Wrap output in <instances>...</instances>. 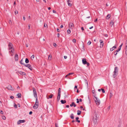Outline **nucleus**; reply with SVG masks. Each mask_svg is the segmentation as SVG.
Instances as JSON below:
<instances>
[{
  "instance_id": "59",
  "label": "nucleus",
  "mask_w": 127,
  "mask_h": 127,
  "mask_svg": "<svg viewBox=\"0 0 127 127\" xmlns=\"http://www.w3.org/2000/svg\"><path fill=\"white\" fill-rule=\"evenodd\" d=\"M97 21V19H96L95 21L94 22H96Z\"/></svg>"
},
{
  "instance_id": "8",
  "label": "nucleus",
  "mask_w": 127,
  "mask_h": 127,
  "mask_svg": "<svg viewBox=\"0 0 127 127\" xmlns=\"http://www.w3.org/2000/svg\"><path fill=\"white\" fill-rule=\"evenodd\" d=\"M93 120L94 123L95 124H96L97 122V117L95 115V117H93Z\"/></svg>"
},
{
  "instance_id": "46",
  "label": "nucleus",
  "mask_w": 127,
  "mask_h": 127,
  "mask_svg": "<svg viewBox=\"0 0 127 127\" xmlns=\"http://www.w3.org/2000/svg\"><path fill=\"white\" fill-rule=\"evenodd\" d=\"M121 49H120V48H119L116 51V52L117 53V52H118Z\"/></svg>"
},
{
  "instance_id": "31",
  "label": "nucleus",
  "mask_w": 127,
  "mask_h": 127,
  "mask_svg": "<svg viewBox=\"0 0 127 127\" xmlns=\"http://www.w3.org/2000/svg\"><path fill=\"white\" fill-rule=\"evenodd\" d=\"M23 60L22 59L21 61H20V63L24 65V63H23Z\"/></svg>"
},
{
  "instance_id": "51",
  "label": "nucleus",
  "mask_w": 127,
  "mask_h": 127,
  "mask_svg": "<svg viewBox=\"0 0 127 127\" xmlns=\"http://www.w3.org/2000/svg\"><path fill=\"white\" fill-rule=\"evenodd\" d=\"M53 46H55V47L56 46V44L55 43H53Z\"/></svg>"
},
{
  "instance_id": "24",
  "label": "nucleus",
  "mask_w": 127,
  "mask_h": 127,
  "mask_svg": "<svg viewBox=\"0 0 127 127\" xmlns=\"http://www.w3.org/2000/svg\"><path fill=\"white\" fill-rule=\"evenodd\" d=\"M52 58V56L51 54H49L48 55V60H50Z\"/></svg>"
},
{
  "instance_id": "12",
  "label": "nucleus",
  "mask_w": 127,
  "mask_h": 127,
  "mask_svg": "<svg viewBox=\"0 0 127 127\" xmlns=\"http://www.w3.org/2000/svg\"><path fill=\"white\" fill-rule=\"evenodd\" d=\"M74 27L73 24L72 23H70L69 25V28L72 29V27Z\"/></svg>"
},
{
  "instance_id": "47",
  "label": "nucleus",
  "mask_w": 127,
  "mask_h": 127,
  "mask_svg": "<svg viewBox=\"0 0 127 127\" xmlns=\"http://www.w3.org/2000/svg\"><path fill=\"white\" fill-rule=\"evenodd\" d=\"M58 96H61V93L58 92Z\"/></svg>"
},
{
  "instance_id": "54",
  "label": "nucleus",
  "mask_w": 127,
  "mask_h": 127,
  "mask_svg": "<svg viewBox=\"0 0 127 127\" xmlns=\"http://www.w3.org/2000/svg\"><path fill=\"white\" fill-rule=\"evenodd\" d=\"M10 98L11 99H13L14 98V97L12 96H10Z\"/></svg>"
},
{
  "instance_id": "18",
  "label": "nucleus",
  "mask_w": 127,
  "mask_h": 127,
  "mask_svg": "<svg viewBox=\"0 0 127 127\" xmlns=\"http://www.w3.org/2000/svg\"><path fill=\"white\" fill-rule=\"evenodd\" d=\"M113 77L114 78H115L117 76L118 73H115L114 72H113Z\"/></svg>"
},
{
  "instance_id": "56",
  "label": "nucleus",
  "mask_w": 127,
  "mask_h": 127,
  "mask_svg": "<svg viewBox=\"0 0 127 127\" xmlns=\"http://www.w3.org/2000/svg\"><path fill=\"white\" fill-rule=\"evenodd\" d=\"M53 12L54 13H56V11L54 10H53Z\"/></svg>"
},
{
  "instance_id": "25",
  "label": "nucleus",
  "mask_w": 127,
  "mask_h": 127,
  "mask_svg": "<svg viewBox=\"0 0 127 127\" xmlns=\"http://www.w3.org/2000/svg\"><path fill=\"white\" fill-rule=\"evenodd\" d=\"M70 117L71 119H73L74 118V116L73 114H71Z\"/></svg>"
},
{
  "instance_id": "9",
  "label": "nucleus",
  "mask_w": 127,
  "mask_h": 127,
  "mask_svg": "<svg viewBox=\"0 0 127 127\" xmlns=\"http://www.w3.org/2000/svg\"><path fill=\"white\" fill-rule=\"evenodd\" d=\"M100 47L101 48H102L103 47L104 45L103 41L102 40H100Z\"/></svg>"
},
{
  "instance_id": "21",
  "label": "nucleus",
  "mask_w": 127,
  "mask_h": 127,
  "mask_svg": "<svg viewBox=\"0 0 127 127\" xmlns=\"http://www.w3.org/2000/svg\"><path fill=\"white\" fill-rule=\"evenodd\" d=\"M61 102L62 104H64L66 102V101L65 100H61Z\"/></svg>"
},
{
  "instance_id": "36",
  "label": "nucleus",
  "mask_w": 127,
  "mask_h": 127,
  "mask_svg": "<svg viewBox=\"0 0 127 127\" xmlns=\"http://www.w3.org/2000/svg\"><path fill=\"white\" fill-rule=\"evenodd\" d=\"M123 43H122V44L119 46V48L121 49V47L123 45Z\"/></svg>"
},
{
  "instance_id": "32",
  "label": "nucleus",
  "mask_w": 127,
  "mask_h": 127,
  "mask_svg": "<svg viewBox=\"0 0 127 127\" xmlns=\"http://www.w3.org/2000/svg\"><path fill=\"white\" fill-rule=\"evenodd\" d=\"M60 96H58V97H57V101H59L60 99Z\"/></svg>"
},
{
  "instance_id": "33",
  "label": "nucleus",
  "mask_w": 127,
  "mask_h": 127,
  "mask_svg": "<svg viewBox=\"0 0 127 127\" xmlns=\"http://www.w3.org/2000/svg\"><path fill=\"white\" fill-rule=\"evenodd\" d=\"M9 24L10 25H12V22L10 20H9Z\"/></svg>"
},
{
  "instance_id": "63",
  "label": "nucleus",
  "mask_w": 127,
  "mask_h": 127,
  "mask_svg": "<svg viewBox=\"0 0 127 127\" xmlns=\"http://www.w3.org/2000/svg\"><path fill=\"white\" fill-rule=\"evenodd\" d=\"M57 36H58V37H59V36H60V34L59 33H58L57 34Z\"/></svg>"
},
{
  "instance_id": "6",
  "label": "nucleus",
  "mask_w": 127,
  "mask_h": 127,
  "mask_svg": "<svg viewBox=\"0 0 127 127\" xmlns=\"http://www.w3.org/2000/svg\"><path fill=\"white\" fill-rule=\"evenodd\" d=\"M24 65L26 67H28L31 70H32V67L31 65L28 64H24Z\"/></svg>"
},
{
  "instance_id": "48",
  "label": "nucleus",
  "mask_w": 127,
  "mask_h": 127,
  "mask_svg": "<svg viewBox=\"0 0 127 127\" xmlns=\"http://www.w3.org/2000/svg\"><path fill=\"white\" fill-rule=\"evenodd\" d=\"M0 113L1 114H3V112L2 110H1L0 111Z\"/></svg>"
},
{
  "instance_id": "42",
  "label": "nucleus",
  "mask_w": 127,
  "mask_h": 127,
  "mask_svg": "<svg viewBox=\"0 0 127 127\" xmlns=\"http://www.w3.org/2000/svg\"><path fill=\"white\" fill-rule=\"evenodd\" d=\"M74 74L73 73H69L68 74V75H71L73 74Z\"/></svg>"
},
{
  "instance_id": "61",
  "label": "nucleus",
  "mask_w": 127,
  "mask_h": 127,
  "mask_svg": "<svg viewBox=\"0 0 127 127\" xmlns=\"http://www.w3.org/2000/svg\"><path fill=\"white\" fill-rule=\"evenodd\" d=\"M76 88V89L77 88V86H75V87H74V89L75 90V89Z\"/></svg>"
},
{
  "instance_id": "16",
  "label": "nucleus",
  "mask_w": 127,
  "mask_h": 127,
  "mask_svg": "<svg viewBox=\"0 0 127 127\" xmlns=\"http://www.w3.org/2000/svg\"><path fill=\"white\" fill-rule=\"evenodd\" d=\"M70 106L71 107H72L73 106L74 107H75L76 106V105L74 102H72L71 104L70 105Z\"/></svg>"
},
{
  "instance_id": "60",
  "label": "nucleus",
  "mask_w": 127,
  "mask_h": 127,
  "mask_svg": "<svg viewBox=\"0 0 127 127\" xmlns=\"http://www.w3.org/2000/svg\"><path fill=\"white\" fill-rule=\"evenodd\" d=\"M57 32H60L58 28L57 29Z\"/></svg>"
},
{
  "instance_id": "53",
  "label": "nucleus",
  "mask_w": 127,
  "mask_h": 127,
  "mask_svg": "<svg viewBox=\"0 0 127 127\" xmlns=\"http://www.w3.org/2000/svg\"><path fill=\"white\" fill-rule=\"evenodd\" d=\"M111 108V106H109L107 108V109L108 110H109Z\"/></svg>"
},
{
  "instance_id": "41",
  "label": "nucleus",
  "mask_w": 127,
  "mask_h": 127,
  "mask_svg": "<svg viewBox=\"0 0 127 127\" xmlns=\"http://www.w3.org/2000/svg\"><path fill=\"white\" fill-rule=\"evenodd\" d=\"M30 25L29 24L28 25V29L29 30H30Z\"/></svg>"
},
{
  "instance_id": "4",
  "label": "nucleus",
  "mask_w": 127,
  "mask_h": 127,
  "mask_svg": "<svg viewBox=\"0 0 127 127\" xmlns=\"http://www.w3.org/2000/svg\"><path fill=\"white\" fill-rule=\"evenodd\" d=\"M112 18L113 20H112V23L113 24H112V25H113L114 23L115 22L116 20V19L118 18V17H116L113 15V16Z\"/></svg>"
},
{
  "instance_id": "34",
  "label": "nucleus",
  "mask_w": 127,
  "mask_h": 127,
  "mask_svg": "<svg viewBox=\"0 0 127 127\" xmlns=\"http://www.w3.org/2000/svg\"><path fill=\"white\" fill-rule=\"evenodd\" d=\"M73 42L74 43H75L76 41V40L75 39H73L72 40Z\"/></svg>"
},
{
  "instance_id": "40",
  "label": "nucleus",
  "mask_w": 127,
  "mask_h": 127,
  "mask_svg": "<svg viewBox=\"0 0 127 127\" xmlns=\"http://www.w3.org/2000/svg\"><path fill=\"white\" fill-rule=\"evenodd\" d=\"M122 124L121 123H120L118 126V127H121Z\"/></svg>"
},
{
  "instance_id": "30",
  "label": "nucleus",
  "mask_w": 127,
  "mask_h": 127,
  "mask_svg": "<svg viewBox=\"0 0 127 127\" xmlns=\"http://www.w3.org/2000/svg\"><path fill=\"white\" fill-rule=\"evenodd\" d=\"M67 32L68 34H70L71 32L70 30L69 29H68L67 31Z\"/></svg>"
},
{
  "instance_id": "29",
  "label": "nucleus",
  "mask_w": 127,
  "mask_h": 127,
  "mask_svg": "<svg viewBox=\"0 0 127 127\" xmlns=\"http://www.w3.org/2000/svg\"><path fill=\"white\" fill-rule=\"evenodd\" d=\"M25 62L26 63H28L29 62V60L28 58H26L25 59Z\"/></svg>"
},
{
  "instance_id": "11",
  "label": "nucleus",
  "mask_w": 127,
  "mask_h": 127,
  "mask_svg": "<svg viewBox=\"0 0 127 127\" xmlns=\"http://www.w3.org/2000/svg\"><path fill=\"white\" fill-rule=\"evenodd\" d=\"M71 1H72L69 0H67V1L68 5L70 7H71L72 5V4L71 3Z\"/></svg>"
},
{
  "instance_id": "28",
  "label": "nucleus",
  "mask_w": 127,
  "mask_h": 127,
  "mask_svg": "<svg viewBox=\"0 0 127 127\" xmlns=\"http://www.w3.org/2000/svg\"><path fill=\"white\" fill-rule=\"evenodd\" d=\"M17 95L19 98H21V95L20 93H18Z\"/></svg>"
},
{
  "instance_id": "37",
  "label": "nucleus",
  "mask_w": 127,
  "mask_h": 127,
  "mask_svg": "<svg viewBox=\"0 0 127 127\" xmlns=\"http://www.w3.org/2000/svg\"><path fill=\"white\" fill-rule=\"evenodd\" d=\"M2 119H3V120H5L6 119V117H5L4 116H2Z\"/></svg>"
},
{
  "instance_id": "15",
  "label": "nucleus",
  "mask_w": 127,
  "mask_h": 127,
  "mask_svg": "<svg viewBox=\"0 0 127 127\" xmlns=\"http://www.w3.org/2000/svg\"><path fill=\"white\" fill-rule=\"evenodd\" d=\"M118 69L117 67H115V68L114 70V72L115 73H117L118 72Z\"/></svg>"
},
{
  "instance_id": "20",
  "label": "nucleus",
  "mask_w": 127,
  "mask_h": 127,
  "mask_svg": "<svg viewBox=\"0 0 127 127\" xmlns=\"http://www.w3.org/2000/svg\"><path fill=\"white\" fill-rule=\"evenodd\" d=\"M111 17V15L110 14H108L106 17V18L107 19H109Z\"/></svg>"
},
{
  "instance_id": "38",
  "label": "nucleus",
  "mask_w": 127,
  "mask_h": 127,
  "mask_svg": "<svg viewBox=\"0 0 127 127\" xmlns=\"http://www.w3.org/2000/svg\"><path fill=\"white\" fill-rule=\"evenodd\" d=\"M34 55H32V56H31V59H34Z\"/></svg>"
},
{
  "instance_id": "10",
  "label": "nucleus",
  "mask_w": 127,
  "mask_h": 127,
  "mask_svg": "<svg viewBox=\"0 0 127 127\" xmlns=\"http://www.w3.org/2000/svg\"><path fill=\"white\" fill-rule=\"evenodd\" d=\"M38 103L37 102H35V103L33 106V108L34 109H36L38 107Z\"/></svg>"
},
{
  "instance_id": "1",
  "label": "nucleus",
  "mask_w": 127,
  "mask_h": 127,
  "mask_svg": "<svg viewBox=\"0 0 127 127\" xmlns=\"http://www.w3.org/2000/svg\"><path fill=\"white\" fill-rule=\"evenodd\" d=\"M8 49L9 50V53L11 56H12L14 54V49L12 43L9 42L8 43Z\"/></svg>"
},
{
  "instance_id": "45",
  "label": "nucleus",
  "mask_w": 127,
  "mask_h": 127,
  "mask_svg": "<svg viewBox=\"0 0 127 127\" xmlns=\"http://www.w3.org/2000/svg\"><path fill=\"white\" fill-rule=\"evenodd\" d=\"M35 98H36L35 102H37V103H38V101L37 100V97H35Z\"/></svg>"
},
{
  "instance_id": "49",
  "label": "nucleus",
  "mask_w": 127,
  "mask_h": 127,
  "mask_svg": "<svg viewBox=\"0 0 127 127\" xmlns=\"http://www.w3.org/2000/svg\"><path fill=\"white\" fill-rule=\"evenodd\" d=\"M117 52L116 51H115L114 52V54L115 55H116L117 54Z\"/></svg>"
},
{
  "instance_id": "5",
  "label": "nucleus",
  "mask_w": 127,
  "mask_h": 127,
  "mask_svg": "<svg viewBox=\"0 0 127 127\" xmlns=\"http://www.w3.org/2000/svg\"><path fill=\"white\" fill-rule=\"evenodd\" d=\"M32 90L34 96L35 97H37V96L36 91L34 88H32Z\"/></svg>"
},
{
  "instance_id": "23",
  "label": "nucleus",
  "mask_w": 127,
  "mask_h": 127,
  "mask_svg": "<svg viewBox=\"0 0 127 127\" xmlns=\"http://www.w3.org/2000/svg\"><path fill=\"white\" fill-rule=\"evenodd\" d=\"M76 119V122H77L78 123H80V121L79 120H78V119H79V118L78 117H76L75 118Z\"/></svg>"
},
{
  "instance_id": "64",
  "label": "nucleus",
  "mask_w": 127,
  "mask_h": 127,
  "mask_svg": "<svg viewBox=\"0 0 127 127\" xmlns=\"http://www.w3.org/2000/svg\"><path fill=\"white\" fill-rule=\"evenodd\" d=\"M55 126L56 127H58V126H57V124L56 123L55 124Z\"/></svg>"
},
{
  "instance_id": "14",
  "label": "nucleus",
  "mask_w": 127,
  "mask_h": 127,
  "mask_svg": "<svg viewBox=\"0 0 127 127\" xmlns=\"http://www.w3.org/2000/svg\"><path fill=\"white\" fill-rule=\"evenodd\" d=\"M25 120H19L17 122V124H19L21 123H23L25 122Z\"/></svg>"
},
{
  "instance_id": "44",
  "label": "nucleus",
  "mask_w": 127,
  "mask_h": 127,
  "mask_svg": "<svg viewBox=\"0 0 127 127\" xmlns=\"http://www.w3.org/2000/svg\"><path fill=\"white\" fill-rule=\"evenodd\" d=\"M18 13V11H15V14H17Z\"/></svg>"
},
{
  "instance_id": "39",
  "label": "nucleus",
  "mask_w": 127,
  "mask_h": 127,
  "mask_svg": "<svg viewBox=\"0 0 127 127\" xmlns=\"http://www.w3.org/2000/svg\"><path fill=\"white\" fill-rule=\"evenodd\" d=\"M91 43V42L90 41H89L87 43V44L88 45H90Z\"/></svg>"
},
{
  "instance_id": "43",
  "label": "nucleus",
  "mask_w": 127,
  "mask_h": 127,
  "mask_svg": "<svg viewBox=\"0 0 127 127\" xmlns=\"http://www.w3.org/2000/svg\"><path fill=\"white\" fill-rule=\"evenodd\" d=\"M61 89L60 88L59 89V90L58 91V92L61 93Z\"/></svg>"
},
{
  "instance_id": "35",
  "label": "nucleus",
  "mask_w": 127,
  "mask_h": 127,
  "mask_svg": "<svg viewBox=\"0 0 127 127\" xmlns=\"http://www.w3.org/2000/svg\"><path fill=\"white\" fill-rule=\"evenodd\" d=\"M101 90H102V92L103 93H105V91L104 89H101Z\"/></svg>"
},
{
  "instance_id": "19",
  "label": "nucleus",
  "mask_w": 127,
  "mask_h": 127,
  "mask_svg": "<svg viewBox=\"0 0 127 127\" xmlns=\"http://www.w3.org/2000/svg\"><path fill=\"white\" fill-rule=\"evenodd\" d=\"M53 96V95L52 94H51L49 96V97H47V99H48L49 98H52Z\"/></svg>"
},
{
  "instance_id": "58",
  "label": "nucleus",
  "mask_w": 127,
  "mask_h": 127,
  "mask_svg": "<svg viewBox=\"0 0 127 127\" xmlns=\"http://www.w3.org/2000/svg\"><path fill=\"white\" fill-rule=\"evenodd\" d=\"M64 58L65 59H66L67 58V56H64Z\"/></svg>"
},
{
  "instance_id": "62",
  "label": "nucleus",
  "mask_w": 127,
  "mask_h": 127,
  "mask_svg": "<svg viewBox=\"0 0 127 127\" xmlns=\"http://www.w3.org/2000/svg\"><path fill=\"white\" fill-rule=\"evenodd\" d=\"M66 107L69 108V105H67L66 106Z\"/></svg>"
},
{
  "instance_id": "3",
  "label": "nucleus",
  "mask_w": 127,
  "mask_h": 127,
  "mask_svg": "<svg viewBox=\"0 0 127 127\" xmlns=\"http://www.w3.org/2000/svg\"><path fill=\"white\" fill-rule=\"evenodd\" d=\"M82 62L83 64H87L88 66H89L90 65L89 63L87 62L85 59H83L82 60Z\"/></svg>"
},
{
  "instance_id": "17",
  "label": "nucleus",
  "mask_w": 127,
  "mask_h": 127,
  "mask_svg": "<svg viewBox=\"0 0 127 127\" xmlns=\"http://www.w3.org/2000/svg\"><path fill=\"white\" fill-rule=\"evenodd\" d=\"M15 58L16 61H17L18 60V55L16 54L15 55Z\"/></svg>"
},
{
  "instance_id": "22",
  "label": "nucleus",
  "mask_w": 127,
  "mask_h": 127,
  "mask_svg": "<svg viewBox=\"0 0 127 127\" xmlns=\"http://www.w3.org/2000/svg\"><path fill=\"white\" fill-rule=\"evenodd\" d=\"M19 73L21 74L25 75L26 73L24 72H22L21 71H19Z\"/></svg>"
},
{
  "instance_id": "13",
  "label": "nucleus",
  "mask_w": 127,
  "mask_h": 127,
  "mask_svg": "<svg viewBox=\"0 0 127 127\" xmlns=\"http://www.w3.org/2000/svg\"><path fill=\"white\" fill-rule=\"evenodd\" d=\"M125 45L126 50L125 53L126 55H127V40L126 41Z\"/></svg>"
},
{
  "instance_id": "55",
  "label": "nucleus",
  "mask_w": 127,
  "mask_h": 127,
  "mask_svg": "<svg viewBox=\"0 0 127 127\" xmlns=\"http://www.w3.org/2000/svg\"><path fill=\"white\" fill-rule=\"evenodd\" d=\"M32 112L31 111L29 112V114L30 115H31L32 114Z\"/></svg>"
},
{
  "instance_id": "27",
  "label": "nucleus",
  "mask_w": 127,
  "mask_h": 127,
  "mask_svg": "<svg viewBox=\"0 0 127 127\" xmlns=\"http://www.w3.org/2000/svg\"><path fill=\"white\" fill-rule=\"evenodd\" d=\"M116 47V46L115 45V46H113L112 48V51L115 49Z\"/></svg>"
},
{
  "instance_id": "52",
  "label": "nucleus",
  "mask_w": 127,
  "mask_h": 127,
  "mask_svg": "<svg viewBox=\"0 0 127 127\" xmlns=\"http://www.w3.org/2000/svg\"><path fill=\"white\" fill-rule=\"evenodd\" d=\"M14 107L15 108H17V105L16 104H15L14 105Z\"/></svg>"
},
{
  "instance_id": "57",
  "label": "nucleus",
  "mask_w": 127,
  "mask_h": 127,
  "mask_svg": "<svg viewBox=\"0 0 127 127\" xmlns=\"http://www.w3.org/2000/svg\"><path fill=\"white\" fill-rule=\"evenodd\" d=\"M81 29L83 31L84 30V28L83 27H82L81 28Z\"/></svg>"
},
{
  "instance_id": "7",
  "label": "nucleus",
  "mask_w": 127,
  "mask_h": 127,
  "mask_svg": "<svg viewBox=\"0 0 127 127\" xmlns=\"http://www.w3.org/2000/svg\"><path fill=\"white\" fill-rule=\"evenodd\" d=\"M7 88L8 89V90H10L13 91H14V88L12 87L10 85H9L8 86Z\"/></svg>"
},
{
  "instance_id": "50",
  "label": "nucleus",
  "mask_w": 127,
  "mask_h": 127,
  "mask_svg": "<svg viewBox=\"0 0 127 127\" xmlns=\"http://www.w3.org/2000/svg\"><path fill=\"white\" fill-rule=\"evenodd\" d=\"M76 100H77V103H78L79 102V99H78L77 98L76 99Z\"/></svg>"
},
{
  "instance_id": "2",
  "label": "nucleus",
  "mask_w": 127,
  "mask_h": 127,
  "mask_svg": "<svg viewBox=\"0 0 127 127\" xmlns=\"http://www.w3.org/2000/svg\"><path fill=\"white\" fill-rule=\"evenodd\" d=\"M94 96V99L95 100V102L96 104L97 105H98L100 104V101L97 99V98L96 97H95V96Z\"/></svg>"
},
{
  "instance_id": "26",
  "label": "nucleus",
  "mask_w": 127,
  "mask_h": 127,
  "mask_svg": "<svg viewBox=\"0 0 127 127\" xmlns=\"http://www.w3.org/2000/svg\"><path fill=\"white\" fill-rule=\"evenodd\" d=\"M81 112V111L78 110L77 111V114L78 115H79L80 114Z\"/></svg>"
}]
</instances>
